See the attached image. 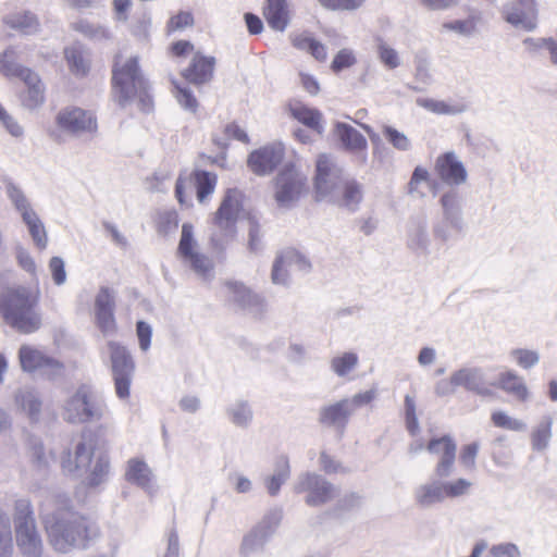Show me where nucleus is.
Masks as SVG:
<instances>
[{
	"label": "nucleus",
	"instance_id": "nucleus-1",
	"mask_svg": "<svg viewBox=\"0 0 557 557\" xmlns=\"http://www.w3.org/2000/svg\"><path fill=\"white\" fill-rule=\"evenodd\" d=\"M45 527L50 544L61 553L85 548L98 535L94 522L73 511L62 510L45 518Z\"/></svg>",
	"mask_w": 557,
	"mask_h": 557
},
{
	"label": "nucleus",
	"instance_id": "nucleus-2",
	"mask_svg": "<svg viewBox=\"0 0 557 557\" xmlns=\"http://www.w3.org/2000/svg\"><path fill=\"white\" fill-rule=\"evenodd\" d=\"M38 297L28 287L17 285L0 292V313L16 331L34 333L41 326V314L37 310Z\"/></svg>",
	"mask_w": 557,
	"mask_h": 557
},
{
	"label": "nucleus",
	"instance_id": "nucleus-3",
	"mask_svg": "<svg viewBox=\"0 0 557 557\" xmlns=\"http://www.w3.org/2000/svg\"><path fill=\"white\" fill-rule=\"evenodd\" d=\"M113 89L121 107L137 101L139 110L149 112L152 99L149 95V84L144 77L136 57L123 60L121 54L114 58L112 70Z\"/></svg>",
	"mask_w": 557,
	"mask_h": 557
},
{
	"label": "nucleus",
	"instance_id": "nucleus-4",
	"mask_svg": "<svg viewBox=\"0 0 557 557\" xmlns=\"http://www.w3.org/2000/svg\"><path fill=\"white\" fill-rule=\"evenodd\" d=\"M107 412L101 394L91 385L82 384L62 405V418L71 424H86L100 421Z\"/></svg>",
	"mask_w": 557,
	"mask_h": 557
},
{
	"label": "nucleus",
	"instance_id": "nucleus-5",
	"mask_svg": "<svg viewBox=\"0 0 557 557\" xmlns=\"http://www.w3.org/2000/svg\"><path fill=\"white\" fill-rule=\"evenodd\" d=\"M435 475L418 485L413 491V499L418 507L430 509L445 499L459 498L470 494L472 482L465 478L447 480Z\"/></svg>",
	"mask_w": 557,
	"mask_h": 557
},
{
	"label": "nucleus",
	"instance_id": "nucleus-6",
	"mask_svg": "<svg viewBox=\"0 0 557 557\" xmlns=\"http://www.w3.org/2000/svg\"><path fill=\"white\" fill-rule=\"evenodd\" d=\"M239 199L240 193L237 189L227 190L215 213L210 235L211 245L215 251H223L236 234L235 224L240 209Z\"/></svg>",
	"mask_w": 557,
	"mask_h": 557
},
{
	"label": "nucleus",
	"instance_id": "nucleus-7",
	"mask_svg": "<svg viewBox=\"0 0 557 557\" xmlns=\"http://www.w3.org/2000/svg\"><path fill=\"white\" fill-rule=\"evenodd\" d=\"M315 189L321 197L337 200L341 196L345 202L348 199V182L334 157L327 153L318 156L315 162Z\"/></svg>",
	"mask_w": 557,
	"mask_h": 557
},
{
	"label": "nucleus",
	"instance_id": "nucleus-8",
	"mask_svg": "<svg viewBox=\"0 0 557 557\" xmlns=\"http://www.w3.org/2000/svg\"><path fill=\"white\" fill-rule=\"evenodd\" d=\"M14 521L16 544L21 552L28 557L40 556L42 543L36 529L29 500H16Z\"/></svg>",
	"mask_w": 557,
	"mask_h": 557
},
{
	"label": "nucleus",
	"instance_id": "nucleus-9",
	"mask_svg": "<svg viewBox=\"0 0 557 557\" xmlns=\"http://www.w3.org/2000/svg\"><path fill=\"white\" fill-rule=\"evenodd\" d=\"M177 256L182 259L184 265L188 267L201 280L211 281L213 278L214 263L208 256L197 250L194 227L189 223H184L182 226Z\"/></svg>",
	"mask_w": 557,
	"mask_h": 557
},
{
	"label": "nucleus",
	"instance_id": "nucleus-10",
	"mask_svg": "<svg viewBox=\"0 0 557 557\" xmlns=\"http://www.w3.org/2000/svg\"><path fill=\"white\" fill-rule=\"evenodd\" d=\"M116 396L126 399L135 372V362L128 349L117 342L110 341L107 345Z\"/></svg>",
	"mask_w": 557,
	"mask_h": 557
},
{
	"label": "nucleus",
	"instance_id": "nucleus-11",
	"mask_svg": "<svg viewBox=\"0 0 557 557\" xmlns=\"http://www.w3.org/2000/svg\"><path fill=\"white\" fill-rule=\"evenodd\" d=\"M294 492L306 493L305 502L311 507L322 506L338 496V488L321 474L315 472L300 473L295 483Z\"/></svg>",
	"mask_w": 557,
	"mask_h": 557
},
{
	"label": "nucleus",
	"instance_id": "nucleus-12",
	"mask_svg": "<svg viewBox=\"0 0 557 557\" xmlns=\"http://www.w3.org/2000/svg\"><path fill=\"white\" fill-rule=\"evenodd\" d=\"M18 361L24 372H39L48 379L61 376L63 363L52 356L32 345H22L18 349Z\"/></svg>",
	"mask_w": 557,
	"mask_h": 557
},
{
	"label": "nucleus",
	"instance_id": "nucleus-13",
	"mask_svg": "<svg viewBox=\"0 0 557 557\" xmlns=\"http://www.w3.org/2000/svg\"><path fill=\"white\" fill-rule=\"evenodd\" d=\"M95 441L89 432H82L74 440L73 451L70 449L62 458L63 470L74 476H82L91 465Z\"/></svg>",
	"mask_w": 557,
	"mask_h": 557
},
{
	"label": "nucleus",
	"instance_id": "nucleus-14",
	"mask_svg": "<svg viewBox=\"0 0 557 557\" xmlns=\"http://www.w3.org/2000/svg\"><path fill=\"white\" fill-rule=\"evenodd\" d=\"M306 178L292 165L285 166L275 181V199L281 207L298 200Z\"/></svg>",
	"mask_w": 557,
	"mask_h": 557
},
{
	"label": "nucleus",
	"instance_id": "nucleus-15",
	"mask_svg": "<svg viewBox=\"0 0 557 557\" xmlns=\"http://www.w3.org/2000/svg\"><path fill=\"white\" fill-rule=\"evenodd\" d=\"M426 450L437 456V461L434 467L433 474L440 478H449L455 471L457 445L449 435L432 438L428 445Z\"/></svg>",
	"mask_w": 557,
	"mask_h": 557
},
{
	"label": "nucleus",
	"instance_id": "nucleus-16",
	"mask_svg": "<svg viewBox=\"0 0 557 557\" xmlns=\"http://www.w3.org/2000/svg\"><path fill=\"white\" fill-rule=\"evenodd\" d=\"M57 124L63 132L74 136L92 134L97 131L95 115L76 107L61 110L57 115Z\"/></svg>",
	"mask_w": 557,
	"mask_h": 557
},
{
	"label": "nucleus",
	"instance_id": "nucleus-17",
	"mask_svg": "<svg viewBox=\"0 0 557 557\" xmlns=\"http://www.w3.org/2000/svg\"><path fill=\"white\" fill-rule=\"evenodd\" d=\"M453 373L457 388H463L481 397H493L495 395L491 384L486 381L485 372L482 368L465 366Z\"/></svg>",
	"mask_w": 557,
	"mask_h": 557
},
{
	"label": "nucleus",
	"instance_id": "nucleus-18",
	"mask_svg": "<svg viewBox=\"0 0 557 557\" xmlns=\"http://www.w3.org/2000/svg\"><path fill=\"white\" fill-rule=\"evenodd\" d=\"M227 300L239 309L259 317L265 311V302L262 297L250 290L240 282L230 281L225 283Z\"/></svg>",
	"mask_w": 557,
	"mask_h": 557
},
{
	"label": "nucleus",
	"instance_id": "nucleus-19",
	"mask_svg": "<svg viewBox=\"0 0 557 557\" xmlns=\"http://www.w3.org/2000/svg\"><path fill=\"white\" fill-rule=\"evenodd\" d=\"M284 158L282 144H272L253 150L247 160L248 168L259 176L272 173Z\"/></svg>",
	"mask_w": 557,
	"mask_h": 557
},
{
	"label": "nucleus",
	"instance_id": "nucleus-20",
	"mask_svg": "<svg viewBox=\"0 0 557 557\" xmlns=\"http://www.w3.org/2000/svg\"><path fill=\"white\" fill-rule=\"evenodd\" d=\"M434 169L440 180L450 186H460L468 180V172L454 151L440 154Z\"/></svg>",
	"mask_w": 557,
	"mask_h": 557
},
{
	"label": "nucleus",
	"instance_id": "nucleus-21",
	"mask_svg": "<svg viewBox=\"0 0 557 557\" xmlns=\"http://www.w3.org/2000/svg\"><path fill=\"white\" fill-rule=\"evenodd\" d=\"M115 293L109 287H101L95 299L96 324L103 335L116 330L114 318Z\"/></svg>",
	"mask_w": 557,
	"mask_h": 557
},
{
	"label": "nucleus",
	"instance_id": "nucleus-22",
	"mask_svg": "<svg viewBox=\"0 0 557 557\" xmlns=\"http://www.w3.org/2000/svg\"><path fill=\"white\" fill-rule=\"evenodd\" d=\"M502 14L504 20L516 29L532 33L537 28L539 8L506 3Z\"/></svg>",
	"mask_w": 557,
	"mask_h": 557
},
{
	"label": "nucleus",
	"instance_id": "nucleus-23",
	"mask_svg": "<svg viewBox=\"0 0 557 557\" xmlns=\"http://www.w3.org/2000/svg\"><path fill=\"white\" fill-rule=\"evenodd\" d=\"M215 58L195 53L187 69L183 71V77L194 85H203L213 77Z\"/></svg>",
	"mask_w": 557,
	"mask_h": 557
},
{
	"label": "nucleus",
	"instance_id": "nucleus-24",
	"mask_svg": "<svg viewBox=\"0 0 557 557\" xmlns=\"http://www.w3.org/2000/svg\"><path fill=\"white\" fill-rule=\"evenodd\" d=\"M492 386L500 388L519 401H527L530 398V392L524 379L513 370L500 372L496 382L491 384Z\"/></svg>",
	"mask_w": 557,
	"mask_h": 557
},
{
	"label": "nucleus",
	"instance_id": "nucleus-25",
	"mask_svg": "<svg viewBox=\"0 0 557 557\" xmlns=\"http://www.w3.org/2000/svg\"><path fill=\"white\" fill-rule=\"evenodd\" d=\"M263 16L272 29L284 32L290 20L288 0H265Z\"/></svg>",
	"mask_w": 557,
	"mask_h": 557
},
{
	"label": "nucleus",
	"instance_id": "nucleus-26",
	"mask_svg": "<svg viewBox=\"0 0 557 557\" xmlns=\"http://www.w3.org/2000/svg\"><path fill=\"white\" fill-rule=\"evenodd\" d=\"M125 479L127 482L139 486L149 494L154 491L153 473L148 465L140 459L134 458L128 460Z\"/></svg>",
	"mask_w": 557,
	"mask_h": 557
},
{
	"label": "nucleus",
	"instance_id": "nucleus-27",
	"mask_svg": "<svg viewBox=\"0 0 557 557\" xmlns=\"http://www.w3.org/2000/svg\"><path fill=\"white\" fill-rule=\"evenodd\" d=\"M440 202L445 221L456 231H462L465 223L459 194L450 189L443 194Z\"/></svg>",
	"mask_w": 557,
	"mask_h": 557
},
{
	"label": "nucleus",
	"instance_id": "nucleus-28",
	"mask_svg": "<svg viewBox=\"0 0 557 557\" xmlns=\"http://www.w3.org/2000/svg\"><path fill=\"white\" fill-rule=\"evenodd\" d=\"M407 246L418 255H426L429 252L430 237L425 218L418 219L410 224Z\"/></svg>",
	"mask_w": 557,
	"mask_h": 557
},
{
	"label": "nucleus",
	"instance_id": "nucleus-29",
	"mask_svg": "<svg viewBox=\"0 0 557 557\" xmlns=\"http://www.w3.org/2000/svg\"><path fill=\"white\" fill-rule=\"evenodd\" d=\"M347 417L348 400L342 399L333 405L322 408L319 420L325 425L334 426L341 430V434H343Z\"/></svg>",
	"mask_w": 557,
	"mask_h": 557
},
{
	"label": "nucleus",
	"instance_id": "nucleus-30",
	"mask_svg": "<svg viewBox=\"0 0 557 557\" xmlns=\"http://www.w3.org/2000/svg\"><path fill=\"white\" fill-rule=\"evenodd\" d=\"M27 87V92L23 98V104L27 109H36L45 101V87L38 74L30 71L21 78Z\"/></svg>",
	"mask_w": 557,
	"mask_h": 557
},
{
	"label": "nucleus",
	"instance_id": "nucleus-31",
	"mask_svg": "<svg viewBox=\"0 0 557 557\" xmlns=\"http://www.w3.org/2000/svg\"><path fill=\"white\" fill-rule=\"evenodd\" d=\"M290 476V466L287 457H281L274 465V470L271 475L263 479V484L268 494L272 497L280 493L281 486Z\"/></svg>",
	"mask_w": 557,
	"mask_h": 557
},
{
	"label": "nucleus",
	"instance_id": "nucleus-32",
	"mask_svg": "<svg viewBox=\"0 0 557 557\" xmlns=\"http://www.w3.org/2000/svg\"><path fill=\"white\" fill-rule=\"evenodd\" d=\"M21 51L17 47H10L0 54V73L7 77L23 78L32 70L22 66L17 61Z\"/></svg>",
	"mask_w": 557,
	"mask_h": 557
},
{
	"label": "nucleus",
	"instance_id": "nucleus-33",
	"mask_svg": "<svg viewBox=\"0 0 557 557\" xmlns=\"http://www.w3.org/2000/svg\"><path fill=\"white\" fill-rule=\"evenodd\" d=\"M553 423L554 420L552 416L545 414L532 429L531 446L534 451L541 453L548 448L553 436Z\"/></svg>",
	"mask_w": 557,
	"mask_h": 557
},
{
	"label": "nucleus",
	"instance_id": "nucleus-34",
	"mask_svg": "<svg viewBox=\"0 0 557 557\" xmlns=\"http://www.w3.org/2000/svg\"><path fill=\"white\" fill-rule=\"evenodd\" d=\"M289 111L293 117L296 119L298 122L302 123L304 125L317 132L318 134H322V114L319 110L296 102L289 106Z\"/></svg>",
	"mask_w": 557,
	"mask_h": 557
},
{
	"label": "nucleus",
	"instance_id": "nucleus-35",
	"mask_svg": "<svg viewBox=\"0 0 557 557\" xmlns=\"http://www.w3.org/2000/svg\"><path fill=\"white\" fill-rule=\"evenodd\" d=\"M70 71L76 76H85L90 69V59L86 50L79 46H72L64 50Z\"/></svg>",
	"mask_w": 557,
	"mask_h": 557
},
{
	"label": "nucleus",
	"instance_id": "nucleus-36",
	"mask_svg": "<svg viewBox=\"0 0 557 557\" xmlns=\"http://www.w3.org/2000/svg\"><path fill=\"white\" fill-rule=\"evenodd\" d=\"M71 27L73 30L94 41L111 39V33L106 26L99 23H94L87 18H81L76 22H73Z\"/></svg>",
	"mask_w": 557,
	"mask_h": 557
},
{
	"label": "nucleus",
	"instance_id": "nucleus-37",
	"mask_svg": "<svg viewBox=\"0 0 557 557\" xmlns=\"http://www.w3.org/2000/svg\"><path fill=\"white\" fill-rule=\"evenodd\" d=\"M9 27L21 32L24 35H33L39 29V21L32 12H18L5 17Z\"/></svg>",
	"mask_w": 557,
	"mask_h": 557
},
{
	"label": "nucleus",
	"instance_id": "nucleus-38",
	"mask_svg": "<svg viewBox=\"0 0 557 557\" xmlns=\"http://www.w3.org/2000/svg\"><path fill=\"white\" fill-rule=\"evenodd\" d=\"M417 104L432 113L443 115H457L466 111V106L462 103H450L432 98H418Z\"/></svg>",
	"mask_w": 557,
	"mask_h": 557
},
{
	"label": "nucleus",
	"instance_id": "nucleus-39",
	"mask_svg": "<svg viewBox=\"0 0 557 557\" xmlns=\"http://www.w3.org/2000/svg\"><path fill=\"white\" fill-rule=\"evenodd\" d=\"M268 539L265 532H262L261 529L253 528L243 537L239 546L240 557H250L253 554L262 552Z\"/></svg>",
	"mask_w": 557,
	"mask_h": 557
},
{
	"label": "nucleus",
	"instance_id": "nucleus-40",
	"mask_svg": "<svg viewBox=\"0 0 557 557\" xmlns=\"http://www.w3.org/2000/svg\"><path fill=\"white\" fill-rule=\"evenodd\" d=\"M16 403L33 421H37L41 411V400L33 389H20L16 394Z\"/></svg>",
	"mask_w": 557,
	"mask_h": 557
},
{
	"label": "nucleus",
	"instance_id": "nucleus-41",
	"mask_svg": "<svg viewBox=\"0 0 557 557\" xmlns=\"http://www.w3.org/2000/svg\"><path fill=\"white\" fill-rule=\"evenodd\" d=\"M228 419L233 424L239 428H247L252 421V410L245 400H237L226 410Z\"/></svg>",
	"mask_w": 557,
	"mask_h": 557
},
{
	"label": "nucleus",
	"instance_id": "nucleus-42",
	"mask_svg": "<svg viewBox=\"0 0 557 557\" xmlns=\"http://www.w3.org/2000/svg\"><path fill=\"white\" fill-rule=\"evenodd\" d=\"M22 219L23 222L27 225L28 232L36 246L39 249H45L48 244L47 233L37 213L35 211L32 213H26V215Z\"/></svg>",
	"mask_w": 557,
	"mask_h": 557
},
{
	"label": "nucleus",
	"instance_id": "nucleus-43",
	"mask_svg": "<svg viewBox=\"0 0 557 557\" xmlns=\"http://www.w3.org/2000/svg\"><path fill=\"white\" fill-rule=\"evenodd\" d=\"M491 421L496 428L513 432H524L528 428L523 420L511 417L504 410L493 411L491 414Z\"/></svg>",
	"mask_w": 557,
	"mask_h": 557
},
{
	"label": "nucleus",
	"instance_id": "nucleus-44",
	"mask_svg": "<svg viewBox=\"0 0 557 557\" xmlns=\"http://www.w3.org/2000/svg\"><path fill=\"white\" fill-rule=\"evenodd\" d=\"M216 176L207 171L195 172V186L197 189V199L199 202H205L206 198L213 193L215 187Z\"/></svg>",
	"mask_w": 557,
	"mask_h": 557
},
{
	"label": "nucleus",
	"instance_id": "nucleus-45",
	"mask_svg": "<svg viewBox=\"0 0 557 557\" xmlns=\"http://www.w3.org/2000/svg\"><path fill=\"white\" fill-rule=\"evenodd\" d=\"M29 458L33 466L39 471L45 473L50 462L52 461V455L47 453L40 441H32L29 446Z\"/></svg>",
	"mask_w": 557,
	"mask_h": 557
},
{
	"label": "nucleus",
	"instance_id": "nucleus-46",
	"mask_svg": "<svg viewBox=\"0 0 557 557\" xmlns=\"http://www.w3.org/2000/svg\"><path fill=\"white\" fill-rule=\"evenodd\" d=\"M5 189L9 199L14 205L15 209L21 213L22 218L25 216L26 213L34 212L29 201L20 187H17L12 182H8Z\"/></svg>",
	"mask_w": 557,
	"mask_h": 557
},
{
	"label": "nucleus",
	"instance_id": "nucleus-47",
	"mask_svg": "<svg viewBox=\"0 0 557 557\" xmlns=\"http://www.w3.org/2000/svg\"><path fill=\"white\" fill-rule=\"evenodd\" d=\"M109 459L103 455L98 456L90 473L86 478L87 484L91 487H96L103 483L109 473Z\"/></svg>",
	"mask_w": 557,
	"mask_h": 557
},
{
	"label": "nucleus",
	"instance_id": "nucleus-48",
	"mask_svg": "<svg viewBox=\"0 0 557 557\" xmlns=\"http://www.w3.org/2000/svg\"><path fill=\"white\" fill-rule=\"evenodd\" d=\"M285 261L292 265V270H297L302 273H307L311 269V263L306 259L305 256L294 249H286L280 252V261Z\"/></svg>",
	"mask_w": 557,
	"mask_h": 557
},
{
	"label": "nucleus",
	"instance_id": "nucleus-49",
	"mask_svg": "<svg viewBox=\"0 0 557 557\" xmlns=\"http://www.w3.org/2000/svg\"><path fill=\"white\" fill-rule=\"evenodd\" d=\"M12 553V533L9 518L0 511V557H10Z\"/></svg>",
	"mask_w": 557,
	"mask_h": 557
},
{
	"label": "nucleus",
	"instance_id": "nucleus-50",
	"mask_svg": "<svg viewBox=\"0 0 557 557\" xmlns=\"http://www.w3.org/2000/svg\"><path fill=\"white\" fill-rule=\"evenodd\" d=\"M429 172L426 169L422 166H417L413 170L411 178L408 183V194L414 198H423L425 196L424 191L421 190V184L426 183L429 181Z\"/></svg>",
	"mask_w": 557,
	"mask_h": 557
},
{
	"label": "nucleus",
	"instance_id": "nucleus-51",
	"mask_svg": "<svg viewBox=\"0 0 557 557\" xmlns=\"http://www.w3.org/2000/svg\"><path fill=\"white\" fill-rule=\"evenodd\" d=\"M511 358L522 369H531L540 361V355L535 350L517 348L510 351Z\"/></svg>",
	"mask_w": 557,
	"mask_h": 557
},
{
	"label": "nucleus",
	"instance_id": "nucleus-52",
	"mask_svg": "<svg viewBox=\"0 0 557 557\" xmlns=\"http://www.w3.org/2000/svg\"><path fill=\"white\" fill-rule=\"evenodd\" d=\"M174 86V96L177 102L187 111L195 113L198 107V102L193 92L187 88L181 86L176 81H172Z\"/></svg>",
	"mask_w": 557,
	"mask_h": 557
},
{
	"label": "nucleus",
	"instance_id": "nucleus-53",
	"mask_svg": "<svg viewBox=\"0 0 557 557\" xmlns=\"http://www.w3.org/2000/svg\"><path fill=\"white\" fill-rule=\"evenodd\" d=\"M278 261H280V252L276 255L273 265H272V271H271L272 283L276 284V285L287 286L290 282L289 271L292 270V265H289L285 261H282V262H278Z\"/></svg>",
	"mask_w": 557,
	"mask_h": 557
},
{
	"label": "nucleus",
	"instance_id": "nucleus-54",
	"mask_svg": "<svg viewBox=\"0 0 557 557\" xmlns=\"http://www.w3.org/2000/svg\"><path fill=\"white\" fill-rule=\"evenodd\" d=\"M282 518L283 510L281 508L270 509L256 528L261 529V531L265 532L267 536L270 537L281 523Z\"/></svg>",
	"mask_w": 557,
	"mask_h": 557
},
{
	"label": "nucleus",
	"instance_id": "nucleus-55",
	"mask_svg": "<svg viewBox=\"0 0 557 557\" xmlns=\"http://www.w3.org/2000/svg\"><path fill=\"white\" fill-rule=\"evenodd\" d=\"M383 135L388 143L397 150L408 151L411 147L409 138L401 132L392 126L383 127Z\"/></svg>",
	"mask_w": 557,
	"mask_h": 557
},
{
	"label": "nucleus",
	"instance_id": "nucleus-56",
	"mask_svg": "<svg viewBox=\"0 0 557 557\" xmlns=\"http://www.w3.org/2000/svg\"><path fill=\"white\" fill-rule=\"evenodd\" d=\"M405 411H406V425L409 433L414 436L419 433L420 426L418 417L416 413V403L414 399L406 395L405 397Z\"/></svg>",
	"mask_w": 557,
	"mask_h": 557
},
{
	"label": "nucleus",
	"instance_id": "nucleus-57",
	"mask_svg": "<svg viewBox=\"0 0 557 557\" xmlns=\"http://www.w3.org/2000/svg\"><path fill=\"white\" fill-rule=\"evenodd\" d=\"M262 233L258 221L253 218L249 219L248 230V249L252 253H258L262 249Z\"/></svg>",
	"mask_w": 557,
	"mask_h": 557
},
{
	"label": "nucleus",
	"instance_id": "nucleus-58",
	"mask_svg": "<svg viewBox=\"0 0 557 557\" xmlns=\"http://www.w3.org/2000/svg\"><path fill=\"white\" fill-rule=\"evenodd\" d=\"M379 57L382 63L391 70L400 65V58L398 52L385 42H381L379 45Z\"/></svg>",
	"mask_w": 557,
	"mask_h": 557
},
{
	"label": "nucleus",
	"instance_id": "nucleus-59",
	"mask_svg": "<svg viewBox=\"0 0 557 557\" xmlns=\"http://www.w3.org/2000/svg\"><path fill=\"white\" fill-rule=\"evenodd\" d=\"M414 77L422 84H430L432 81L431 66L428 58L416 55L414 58Z\"/></svg>",
	"mask_w": 557,
	"mask_h": 557
},
{
	"label": "nucleus",
	"instance_id": "nucleus-60",
	"mask_svg": "<svg viewBox=\"0 0 557 557\" xmlns=\"http://www.w3.org/2000/svg\"><path fill=\"white\" fill-rule=\"evenodd\" d=\"M480 449L476 442L465 445L461 448L459 460L466 469L473 470L475 468V460Z\"/></svg>",
	"mask_w": 557,
	"mask_h": 557
},
{
	"label": "nucleus",
	"instance_id": "nucleus-61",
	"mask_svg": "<svg viewBox=\"0 0 557 557\" xmlns=\"http://www.w3.org/2000/svg\"><path fill=\"white\" fill-rule=\"evenodd\" d=\"M367 139L359 132L350 127V152L354 150L357 152V158L361 163L367 160Z\"/></svg>",
	"mask_w": 557,
	"mask_h": 557
},
{
	"label": "nucleus",
	"instance_id": "nucleus-62",
	"mask_svg": "<svg viewBox=\"0 0 557 557\" xmlns=\"http://www.w3.org/2000/svg\"><path fill=\"white\" fill-rule=\"evenodd\" d=\"M0 123L2 126L14 137H21L24 133L23 127L18 122L10 115L5 109L0 104Z\"/></svg>",
	"mask_w": 557,
	"mask_h": 557
},
{
	"label": "nucleus",
	"instance_id": "nucleus-63",
	"mask_svg": "<svg viewBox=\"0 0 557 557\" xmlns=\"http://www.w3.org/2000/svg\"><path fill=\"white\" fill-rule=\"evenodd\" d=\"M49 269L52 274L53 282L57 285H62L66 281V272L64 261L60 257H52L49 262Z\"/></svg>",
	"mask_w": 557,
	"mask_h": 557
},
{
	"label": "nucleus",
	"instance_id": "nucleus-64",
	"mask_svg": "<svg viewBox=\"0 0 557 557\" xmlns=\"http://www.w3.org/2000/svg\"><path fill=\"white\" fill-rule=\"evenodd\" d=\"M491 554L493 557H520L519 548L512 543L494 545Z\"/></svg>",
	"mask_w": 557,
	"mask_h": 557
}]
</instances>
